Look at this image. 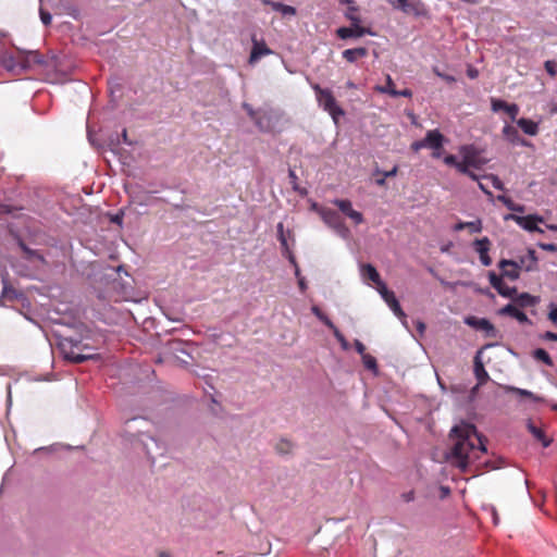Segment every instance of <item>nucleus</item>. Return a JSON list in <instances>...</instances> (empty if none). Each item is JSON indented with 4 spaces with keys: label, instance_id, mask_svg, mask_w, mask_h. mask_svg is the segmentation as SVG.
<instances>
[{
    "label": "nucleus",
    "instance_id": "nucleus-1",
    "mask_svg": "<svg viewBox=\"0 0 557 557\" xmlns=\"http://www.w3.org/2000/svg\"><path fill=\"white\" fill-rule=\"evenodd\" d=\"M450 437L454 440L451 447L454 463L462 472H466L482 454L486 453L483 437L478 433L474 424L461 422L455 425L450 431Z\"/></svg>",
    "mask_w": 557,
    "mask_h": 557
},
{
    "label": "nucleus",
    "instance_id": "nucleus-2",
    "mask_svg": "<svg viewBox=\"0 0 557 557\" xmlns=\"http://www.w3.org/2000/svg\"><path fill=\"white\" fill-rule=\"evenodd\" d=\"M60 348L64 358L73 363H82L95 357L94 354H84L85 350L90 349L89 346L74 338L62 339Z\"/></svg>",
    "mask_w": 557,
    "mask_h": 557
},
{
    "label": "nucleus",
    "instance_id": "nucleus-3",
    "mask_svg": "<svg viewBox=\"0 0 557 557\" xmlns=\"http://www.w3.org/2000/svg\"><path fill=\"white\" fill-rule=\"evenodd\" d=\"M460 172H468V168L481 169L486 160L481 157V150L474 145H462L459 147Z\"/></svg>",
    "mask_w": 557,
    "mask_h": 557
},
{
    "label": "nucleus",
    "instance_id": "nucleus-4",
    "mask_svg": "<svg viewBox=\"0 0 557 557\" xmlns=\"http://www.w3.org/2000/svg\"><path fill=\"white\" fill-rule=\"evenodd\" d=\"M314 90L319 104L322 106L323 109L332 115L335 122H337V117L343 115L344 111L337 104L333 94L329 89L321 88L319 85L314 86Z\"/></svg>",
    "mask_w": 557,
    "mask_h": 557
},
{
    "label": "nucleus",
    "instance_id": "nucleus-5",
    "mask_svg": "<svg viewBox=\"0 0 557 557\" xmlns=\"http://www.w3.org/2000/svg\"><path fill=\"white\" fill-rule=\"evenodd\" d=\"M318 212L324 223L332 227L342 237H346L349 234V230L345 225L338 212L329 208H320Z\"/></svg>",
    "mask_w": 557,
    "mask_h": 557
},
{
    "label": "nucleus",
    "instance_id": "nucleus-6",
    "mask_svg": "<svg viewBox=\"0 0 557 557\" xmlns=\"http://www.w3.org/2000/svg\"><path fill=\"white\" fill-rule=\"evenodd\" d=\"M505 219L515 221L519 226H521L525 231L543 233V230H541L537 225L539 223L543 222V218L541 216L533 214L527 216L509 214Z\"/></svg>",
    "mask_w": 557,
    "mask_h": 557
},
{
    "label": "nucleus",
    "instance_id": "nucleus-7",
    "mask_svg": "<svg viewBox=\"0 0 557 557\" xmlns=\"http://www.w3.org/2000/svg\"><path fill=\"white\" fill-rule=\"evenodd\" d=\"M46 59L38 51H27L20 53V69L26 71L35 66L46 65Z\"/></svg>",
    "mask_w": 557,
    "mask_h": 557
},
{
    "label": "nucleus",
    "instance_id": "nucleus-8",
    "mask_svg": "<svg viewBox=\"0 0 557 557\" xmlns=\"http://www.w3.org/2000/svg\"><path fill=\"white\" fill-rule=\"evenodd\" d=\"M488 281L491 286L495 288L497 293L503 297L510 298L513 300V298L518 294L516 287L507 286L502 280V277H499L494 271L488 272Z\"/></svg>",
    "mask_w": 557,
    "mask_h": 557
},
{
    "label": "nucleus",
    "instance_id": "nucleus-9",
    "mask_svg": "<svg viewBox=\"0 0 557 557\" xmlns=\"http://www.w3.org/2000/svg\"><path fill=\"white\" fill-rule=\"evenodd\" d=\"M498 268L502 271L500 275H498L502 280L508 278L510 281H516L520 276L521 265H519L517 261L502 259L498 262Z\"/></svg>",
    "mask_w": 557,
    "mask_h": 557
},
{
    "label": "nucleus",
    "instance_id": "nucleus-10",
    "mask_svg": "<svg viewBox=\"0 0 557 557\" xmlns=\"http://www.w3.org/2000/svg\"><path fill=\"white\" fill-rule=\"evenodd\" d=\"M377 292L384 299V301L388 305L391 310L397 315L399 319L405 320L406 314L403 311L394 292L389 290L386 285H382L381 288H377Z\"/></svg>",
    "mask_w": 557,
    "mask_h": 557
},
{
    "label": "nucleus",
    "instance_id": "nucleus-11",
    "mask_svg": "<svg viewBox=\"0 0 557 557\" xmlns=\"http://www.w3.org/2000/svg\"><path fill=\"white\" fill-rule=\"evenodd\" d=\"M333 203L349 219L352 220L355 224L363 223V215L361 212L352 209L351 201L348 199H335Z\"/></svg>",
    "mask_w": 557,
    "mask_h": 557
},
{
    "label": "nucleus",
    "instance_id": "nucleus-12",
    "mask_svg": "<svg viewBox=\"0 0 557 557\" xmlns=\"http://www.w3.org/2000/svg\"><path fill=\"white\" fill-rule=\"evenodd\" d=\"M17 245H18L20 249L23 252V258L25 260H27L28 262L34 263V264L35 263H39V264H46L47 263L44 255L39 250L29 248L25 244L24 240L18 239L17 240Z\"/></svg>",
    "mask_w": 557,
    "mask_h": 557
},
{
    "label": "nucleus",
    "instance_id": "nucleus-13",
    "mask_svg": "<svg viewBox=\"0 0 557 557\" xmlns=\"http://www.w3.org/2000/svg\"><path fill=\"white\" fill-rule=\"evenodd\" d=\"M474 249L480 256V261L483 265L488 267L492 264V259L488 256V251L491 248V240L487 237H483L481 239H475Z\"/></svg>",
    "mask_w": 557,
    "mask_h": 557
},
{
    "label": "nucleus",
    "instance_id": "nucleus-14",
    "mask_svg": "<svg viewBox=\"0 0 557 557\" xmlns=\"http://www.w3.org/2000/svg\"><path fill=\"white\" fill-rule=\"evenodd\" d=\"M366 34L372 35L371 30L369 28L362 27L360 24L351 25L350 27H339L336 30V35L341 39H347L351 37H362Z\"/></svg>",
    "mask_w": 557,
    "mask_h": 557
},
{
    "label": "nucleus",
    "instance_id": "nucleus-15",
    "mask_svg": "<svg viewBox=\"0 0 557 557\" xmlns=\"http://www.w3.org/2000/svg\"><path fill=\"white\" fill-rule=\"evenodd\" d=\"M466 324L469 326L474 327L475 330H481L486 333L487 336H495L496 330L494 325L484 318H476V317H468L465 320Z\"/></svg>",
    "mask_w": 557,
    "mask_h": 557
},
{
    "label": "nucleus",
    "instance_id": "nucleus-16",
    "mask_svg": "<svg viewBox=\"0 0 557 557\" xmlns=\"http://www.w3.org/2000/svg\"><path fill=\"white\" fill-rule=\"evenodd\" d=\"M252 49L249 57V63L255 64L258 62L262 57L269 55L272 53V50L268 48L267 44L264 41H258L256 37H252Z\"/></svg>",
    "mask_w": 557,
    "mask_h": 557
},
{
    "label": "nucleus",
    "instance_id": "nucleus-17",
    "mask_svg": "<svg viewBox=\"0 0 557 557\" xmlns=\"http://www.w3.org/2000/svg\"><path fill=\"white\" fill-rule=\"evenodd\" d=\"M444 136L443 134L437 129L429 131L423 138L424 147L430 148L432 150H440L443 147L444 144Z\"/></svg>",
    "mask_w": 557,
    "mask_h": 557
},
{
    "label": "nucleus",
    "instance_id": "nucleus-18",
    "mask_svg": "<svg viewBox=\"0 0 557 557\" xmlns=\"http://www.w3.org/2000/svg\"><path fill=\"white\" fill-rule=\"evenodd\" d=\"M498 314L511 317L520 323H531L528 315L523 311L519 310L513 304H508L500 308L498 310Z\"/></svg>",
    "mask_w": 557,
    "mask_h": 557
},
{
    "label": "nucleus",
    "instance_id": "nucleus-19",
    "mask_svg": "<svg viewBox=\"0 0 557 557\" xmlns=\"http://www.w3.org/2000/svg\"><path fill=\"white\" fill-rule=\"evenodd\" d=\"M527 428L533 437L543 445V447H548L550 445L553 440L545 434L542 428L536 426L531 420L528 422Z\"/></svg>",
    "mask_w": 557,
    "mask_h": 557
},
{
    "label": "nucleus",
    "instance_id": "nucleus-20",
    "mask_svg": "<svg viewBox=\"0 0 557 557\" xmlns=\"http://www.w3.org/2000/svg\"><path fill=\"white\" fill-rule=\"evenodd\" d=\"M361 274L364 278L375 283L376 289L381 288L382 285H385V283L381 280L379 272L372 264H362Z\"/></svg>",
    "mask_w": 557,
    "mask_h": 557
},
{
    "label": "nucleus",
    "instance_id": "nucleus-21",
    "mask_svg": "<svg viewBox=\"0 0 557 557\" xmlns=\"http://www.w3.org/2000/svg\"><path fill=\"white\" fill-rule=\"evenodd\" d=\"M474 375L478 380L479 385L485 384L487 382V380L490 379V375H488L487 371L485 370L483 362L481 361L480 351L478 352V355L474 358Z\"/></svg>",
    "mask_w": 557,
    "mask_h": 557
},
{
    "label": "nucleus",
    "instance_id": "nucleus-22",
    "mask_svg": "<svg viewBox=\"0 0 557 557\" xmlns=\"http://www.w3.org/2000/svg\"><path fill=\"white\" fill-rule=\"evenodd\" d=\"M341 3L347 4L345 16L350 21L351 25L360 24L361 20L358 15V8L355 5L354 0H341Z\"/></svg>",
    "mask_w": 557,
    "mask_h": 557
},
{
    "label": "nucleus",
    "instance_id": "nucleus-23",
    "mask_svg": "<svg viewBox=\"0 0 557 557\" xmlns=\"http://www.w3.org/2000/svg\"><path fill=\"white\" fill-rule=\"evenodd\" d=\"M343 58L347 61V62H355L357 61L358 59L360 58H364L368 55V49L364 48V47H358V48H354V49H346L343 51Z\"/></svg>",
    "mask_w": 557,
    "mask_h": 557
},
{
    "label": "nucleus",
    "instance_id": "nucleus-24",
    "mask_svg": "<svg viewBox=\"0 0 557 557\" xmlns=\"http://www.w3.org/2000/svg\"><path fill=\"white\" fill-rule=\"evenodd\" d=\"M537 301L539 299L529 293L517 294L513 298V302L521 308L535 306Z\"/></svg>",
    "mask_w": 557,
    "mask_h": 557
},
{
    "label": "nucleus",
    "instance_id": "nucleus-25",
    "mask_svg": "<svg viewBox=\"0 0 557 557\" xmlns=\"http://www.w3.org/2000/svg\"><path fill=\"white\" fill-rule=\"evenodd\" d=\"M518 126L528 135L535 136L539 133V125L532 120L521 117L517 121Z\"/></svg>",
    "mask_w": 557,
    "mask_h": 557
},
{
    "label": "nucleus",
    "instance_id": "nucleus-26",
    "mask_svg": "<svg viewBox=\"0 0 557 557\" xmlns=\"http://www.w3.org/2000/svg\"><path fill=\"white\" fill-rule=\"evenodd\" d=\"M503 134L512 144L527 145L525 140L520 137L519 132L517 131V128H515L511 125H506L503 128Z\"/></svg>",
    "mask_w": 557,
    "mask_h": 557
},
{
    "label": "nucleus",
    "instance_id": "nucleus-27",
    "mask_svg": "<svg viewBox=\"0 0 557 557\" xmlns=\"http://www.w3.org/2000/svg\"><path fill=\"white\" fill-rule=\"evenodd\" d=\"M537 262L536 253L533 249L528 251L527 257H521L519 260V265L524 267L525 271H532L535 269Z\"/></svg>",
    "mask_w": 557,
    "mask_h": 557
},
{
    "label": "nucleus",
    "instance_id": "nucleus-28",
    "mask_svg": "<svg viewBox=\"0 0 557 557\" xmlns=\"http://www.w3.org/2000/svg\"><path fill=\"white\" fill-rule=\"evenodd\" d=\"M3 66L15 73H20V53L16 57L13 55H5L2 60Z\"/></svg>",
    "mask_w": 557,
    "mask_h": 557
},
{
    "label": "nucleus",
    "instance_id": "nucleus-29",
    "mask_svg": "<svg viewBox=\"0 0 557 557\" xmlns=\"http://www.w3.org/2000/svg\"><path fill=\"white\" fill-rule=\"evenodd\" d=\"M533 357L536 360L542 361L543 363H545L548 367H553L554 366L553 359L550 358L548 352L545 349H543V348L535 349L533 351Z\"/></svg>",
    "mask_w": 557,
    "mask_h": 557
},
{
    "label": "nucleus",
    "instance_id": "nucleus-30",
    "mask_svg": "<svg viewBox=\"0 0 557 557\" xmlns=\"http://www.w3.org/2000/svg\"><path fill=\"white\" fill-rule=\"evenodd\" d=\"M379 92L380 94H387L392 97H406V98H410L412 96V91L408 88H405L403 90H397V89H379Z\"/></svg>",
    "mask_w": 557,
    "mask_h": 557
},
{
    "label": "nucleus",
    "instance_id": "nucleus-31",
    "mask_svg": "<svg viewBox=\"0 0 557 557\" xmlns=\"http://www.w3.org/2000/svg\"><path fill=\"white\" fill-rule=\"evenodd\" d=\"M395 9H399L405 13H410L413 8L408 3V0H387Z\"/></svg>",
    "mask_w": 557,
    "mask_h": 557
},
{
    "label": "nucleus",
    "instance_id": "nucleus-32",
    "mask_svg": "<svg viewBox=\"0 0 557 557\" xmlns=\"http://www.w3.org/2000/svg\"><path fill=\"white\" fill-rule=\"evenodd\" d=\"M312 313L322 321L329 329L334 327V323L317 306L311 308Z\"/></svg>",
    "mask_w": 557,
    "mask_h": 557
},
{
    "label": "nucleus",
    "instance_id": "nucleus-33",
    "mask_svg": "<svg viewBox=\"0 0 557 557\" xmlns=\"http://www.w3.org/2000/svg\"><path fill=\"white\" fill-rule=\"evenodd\" d=\"M362 362L367 369L376 371L377 363H376V359L373 356L366 354L364 356H362Z\"/></svg>",
    "mask_w": 557,
    "mask_h": 557
},
{
    "label": "nucleus",
    "instance_id": "nucleus-34",
    "mask_svg": "<svg viewBox=\"0 0 557 557\" xmlns=\"http://www.w3.org/2000/svg\"><path fill=\"white\" fill-rule=\"evenodd\" d=\"M293 444L288 440H281L276 445V450L280 454H288L292 451Z\"/></svg>",
    "mask_w": 557,
    "mask_h": 557
},
{
    "label": "nucleus",
    "instance_id": "nucleus-35",
    "mask_svg": "<svg viewBox=\"0 0 557 557\" xmlns=\"http://www.w3.org/2000/svg\"><path fill=\"white\" fill-rule=\"evenodd\" d=\"M255 124L261 129L265 131L268 128L269 117L267 113H261L253 120Z\"/></svg>",
    "mask_w": 557,
    "mask_h": 557
},
{
    "label": "nucleus",
    "instance_id": "nucleus-36",
    "mask_svg": "<svg viewBox=\"0 0 557 557\" xmlns=\"http://www.w3.org/2000/svg\"><path fill=\"white\" fill-rule=\"evenodd\" d=\"M331 330L333 331V334L336 337V339L341 343L342 348L347 350L349 348V344L346 341L345 336L341 333V331L335 325H334V327H331Z\"/></svg>",
    "mask_w": 557,
    "mask_h": 557
},
{
    "label": "nucleus",
    "instance_id": "nucleus-37",
    "mask_svg": "<svg viewBox=\"0 0 557 557\" xmlns=\"http://www.w3.org/2000/svg\"><path fill=\"white\" fill-rule=\"evenodd\" d=\"M506 389L508 392L518 394V395L523 396V397L536 399L534 394L532 392H530V391H527V389H521V388L513 387V386H507Z\"/></svg>",
    "mask_w": 557,
    "mask_h": 557
},
{
    "label": "nucleus",
    "instance_id": "nucleus-38",
    "mask_svg": "<svg viewBox=\"0 0 557 557\" xmlns=\"http://www.w3.org/2000/svg\"><path fill=\"white\" fill-rule=\"evenodd\" d=\"M510 103H507L506 101L504 100H500V99H492V110L497 112V111H505L508 107H509Z\"/></svg>",
    "mask_w": 557,
    "mask_h": 557
},
{
    "label": "nucleus",
    "instance_id": "nucleus-39",
    "mask_svg": "<svg viewBox=\"0 0 557 557\" xmlns=\"http://www.w3.org/2000/svg\"><path fill=\"white\" fill-rule=\"evenodd\" d=\"M444 163L449 166H454L460 172V161L457 160L456 156L448 154L444 158Z\"/></svg>",
    "mask_w": 557,
    "mask_h": 557
},
{
    "label": "nucleus",
    "instance_id": "nucleus-40",
    "mask_svg": "<svg viewBox=\"0 0 557 557\" xmlns=\"http://www.w3.org/2000/svg\"><path fill=\"white\" fill-rule=\"evenodd\" d=\"M466 228H469L471 233H480L482 231L481 220L466 222Z\"/></svg>",
    "mask_w": 557,
    "mask_h": 557
},
{
    "label": "nucleus",
    "instance_id": "nucleus-41",
    "mask_svg": "<svg viewBox=\"0 0 557 557\" xmlns=\"http://www.w3.org/2000/svg\"><path fill=\"white\" fill-rule=\"evenodd\" d=\"M380 88L381 89H396L394 81L391 77V75H386V85H384V86L377 85V86L374 87V90L379 92Z\"/></svg>",
    "mask_w": 557,
    "mask_h": 557
},
{
    "label": "nucleus",
    "instance_id": "nucleus-42",
    "mask_svg": "<svg viewBox=\"0 0 557 557\" xmlns=\"http://www.w3.org/2000/svg\"><path fill=\"white\" fill-rule=\"evenodd\" d=\"M505 112L510 116L511 120H516L519 108L516 103H510L509 107L505 110Z\"/></svg>",
    "mask_w": 557,
    "mask_h": 557
},
{
    "label": "nucleus",
    "instance_id": "nucleus-43",
    "mask_svg": "<svg viewBox=\"0 0 557 557\" xmlns=\"http://www.w3.org/2000/svg\"><path fill=\"white\" fill-rule=\"evenodd\" d=\"M280 12L283 15H296V9L292 5H287L284 3H282V5L280 7Z\"/></svg>",
    "mask_w": 557,
    "mask_h": 557
},
{
    "label": "nucleus",
    "instance_id": "nucleus-44",
    "mask_svg": "<svg viewBox=\"0 0 557 557\" xmlns=\"http://www.w3.org/2000/svg\"><path fill=\"white\" fill-rule=\"evenodd\" d=\"M486 177L492 181V184L496 189H498V190L505 189L503 182L496 175L491 174Z\"/></svg>",
    "mask_w": 557,
    "mask_h": 557
},
{
    "label": "nucleus",
    "instance_id": "nucleus-45",
    "mask_svg": "<svg viewBox=\"0 0 557 557\" xmlns=\"http://www.w3.org/2000/svg\"><path fill=\"white\" fill-rule=\"evenodd\" d=\"M244 109L247 111L249 117L253 121L259 114V111L253 110L249 104L244 103Z\"/></svg>",
    "mask_w": 557,
    "mask_h": 557
},
{
    "label": "nucleus",
    "instance_id": "nucleus-46",
    "mask_svg": "<svg viewBox=\"0 0 557 557\" xmlns=\"http://www.w3.org/2000/svg\"><path fill=\"white\" fill-rule=\"evenodd\" d=\"M497 200L503 202L509 210H510L511 206H513V201L505 195H498Z\"/></svg>",
    "mask_w": 557,
    "mask_h": 557
},
{
    "label": "nucleus",
    "instance_id": "nucleus-47",
    "mask_svg": "<svg viewBox=\"0 0 557 557\" xmlns=\"http://www.w3.org/2000/svg\"><path fill=\"white\" fill-rule=\"evenodd\" d=\"M40 18L45 25H49L51 23V14L42 9H40Z\"/></svg>",
    "mask_w": 557,
    "mask_h": 557
},
{
    "label": "nucleus",
    "instance_id": "nucleus-48",
    "mask_svg": "<svg viewBox=\"0 0 557 557\" xmlns=\"http://www.w3.org/2000/svg\"><path fill=\"white\" fill-rule=\"evenodd\" d=\"M355 348H356L357 352L359 355H361V357L367 354L366 352V346L359 339L355 341Z\"/></svg>",
    "mask_w": 557,
    "mask_h": 557
},
{
    "label": "nucleus",
    "instance_id": "nucleus-49",
    "mask_svg": "<svg viewBox=\"0 0 557 557\" xmlns=\"http://www.w3.org/2000/svg\"><path fill=\"white\" fill-rule=\"evenodd\" d=\"M288 260H289V262H290L292 264H294V267H295V275H296L298 278H299V277H301V276H300V270H299V267H298V264H297V262H296V259H295V257H294V255H293L292 252H289Z\"/></svg>",
    "mask_w": 557,
    "mask_h": 557
},
{
    "label": "nucleus",
    "instance_id": "nucleus-50",
    "mask_svg": "<svg viewBox=\"0 0 557 557\" xmlns=\"http://www.w3.org/2000/svg\"><path fill=\"white\" fill-rule=\"evenodd\" d=\"M411 150L414 151V152H418L419 150L425 148L424 147V143H423V139L421 140H417V141H413L410 146Z\"/></svg>",
    "mask_w": 557,
    "mask_h": 557
},
{
    "label": "nucleus",
    "instance_id": "nucleus-51",
    "mask_svg": "<svg viewBox=\"0 0 557 557\" xmlns=\"http://www.w3.org/2000/svg\"><path fill=\"white\" fill-rule=\"evenodd\" d=\"M545 70L547 71L548 74L553 76L556 75L555 63L553 61L545 62Z\"/></svg>",
    "mask_w": 557,
    "mask_h": 557
},
{
    "label": "nucleus",
    "instance_id": "nucleus-52",
    "mask_svg": "<svg viewBox=\"0 0 557 557\" xmlns=\"http://www.w3.org/2000/svg\"><path fill=\"white\" fill-rule=\"evenodd\" d=\"M542 338H544V339H546V341L557 342V333H554V332L547 331V332H545V333L542 335Z\"/></svg>",
    "mask_w": 557,
    "mask_h": 557
},
{
    "label": "nucleus",
    "instance_id": "nucleus-53",
    "mask_svg": "<svg viewBox=\"0 0 557 557\" xmlns=\"http://www.w3.org/2000/svg\"><path fill=\"white\" fill-rule=\"evenodd\" d=\"M264 4H268L272 8V10L280 12V7L282 5L281 2L272 1V0H264Z\"/></svg>",
    "mask_w": 557,
    "mask_h": 557
},
{
    "label": "nucleus",
    "instance_id": "nucleus-54",
    "mask_svg": "<svg viewBox=\"0 0 557 557\" xmlns=\"http://www.w3.org/2000/svg\"><path fill=\"white\" fill-rule=\"evenodd\" d=\"M548 319L552 322L557 323V307H552V309L548 313Z\"/></svg>",
    "mask_w": 557,
    "mask_h": 557
},
{
    "label": "nucleus",
    "instance_id": "nucleus-55",
    "mask_svg": "<svg viewBox=\"0 0 557 557\" xmlns=\"http://www.w3.org/2000/svg\"><path fill=\"white\" fill-rule=\"evenodd\" d=\"M434 73H435L437 76H440V77H442L443 79H445L446 82H448V83H453V82H455V77H453V76H450V75L442 74V73H440L436 69H434Z\"/></svg>",
    "mask_w": 557,
    "mask_h": 557
},
{
    "label": "nucleus",
    "instance_id": "nucleus-56",
    "mask_svg": "<svg viewBox=\"0 0 557 557\" xmlns=\"http://www.w3.org/2000/svg\"><path fill=\"white\" fill-rule=\"evenodd\" d=\"M540 247L546 251H557V246L555 244H540Z\"/></svg>",
    "mask_w": 557,
    "mask_h": 557
},
{
    "label": "nucleus",
    "instance_id": "nucleus-57",
    "mask_svg": "<svg viewBox=\"0 0 557 557\" xmlns=\"http://www.w3.org/2000/svg\"><path fill=\"white\" fill-rule=\"evenodd\" d=\"M398 172V166L395 165L391 171H387V172H384L383 173V176L386 178V177H393L397 174Z\"/></svg>",
    "mask_w": 557,
    "mask_h": 557
},
{
    "label": "nucleus",
    "instance_id": "nucleus-58",
    "mask_svg": "<svg viewBox=\"0 0 557 557\" xmlns=\"http://www.w3.org/2000/svg\"><path fill=\"white\" fill-rule=\"evenodd\" d=\"M278 239H280V242H281L282 247H283V248L286 250V252L289 255V252H290V251L288 250L287 240H286V238H285L284 234H281V235L278 236Z\"/></svg>",
    "mask_w": 557,
    "mask_h": 557
},
{
    "label": "nucleus",
    "instance_id": "nucleus-59",
    "mask_svg": "<svg viewBox=\"0 0 557 557\" xmlns=\"http://www.w3.org/2000/svg\"><path fill=\"white\" fill-rule=\"evenodd\" d=\"M470 169L471 168H468V172H460V173L469 176L473 181H478L479 176L474 172H472Z\"/></svg>",
    "mask_w": 557,
    "mask_h": 557
},
{
    "label": "nucleus",
    "instance_id": "nucleus-60",
    "mask_svg": "<svg viewBox=\"0 0 557 557\" xmlns=\"http://www.w3.org/2000/svg\"><path fill=\"white\" fill-rule=\"evenodd\" d=\"M510 211L513 212H524V207L522 205H517L513 202V206H511Z\"/></svg>",
    "mask_w": 557,
    "mask_h": 557
},
{
    "label": "nucleus",
    "instance_id": "nucleus-61",
    "mask_svg": "<svg viewBox=\"0 0 557 557\" xmlns=\"http://www.w3.org/2000/svg\"><path fill=\"white\" fill-rule=\"evenodd\" d=\"M298 286L300 288V290L304 293L306 292L307 289V284H306V281H305V277H299L298 278Z\"/></svg>",
    "mask_w": 557,
    "mask_h": 557
},
{
    "label": "nucleus",
    "instance_id": "nucleus-62",
    "mask_svg": "<svg viewBox=\"0 0 557 557\" xmlns=\"http://www.w3.org/2000/svg\"><path fill=\"white\" fill-rule=\"evenodd\" d=\"M144 447H145L146 454H147L148 456H152V455H153V449H152V447L150 446V444H149V443H146V442H145V443H144Z\"/></svg>",
    "mask_w": 557,
    "mask_h": 557
},
{
    "label": "nucleus",
    "instance_id": "nucleus-63",
    "mask_svg": "<svg viewBox=\"0 0 557 557\" xmlns=\"http://www.w3.org/2000/svg\"><path fill=\"white\" fill-rule=\"evenodd\" d=\"M466 227V222H459L454 226V230L458 232L465 230Z\"/></svg>",
    "mask_w": 557,
    "mask_h": 557
},
{
    "label": "nucleus",
    "instance_id": "nucleus-64",
    "mask_svg": "<svg viewBox=\"0 0 557 557\" xmlns=\"http://www.w3.org/2000/svg\"><path fill=\"white\" fill-rule=\"evenodd\" d=\"M468 76L471 77V78H475L478 76V71L476 70H468Z\"/></svg>",
    "mask_w": 557,
    "mask_h": 557
}]
</instances>
